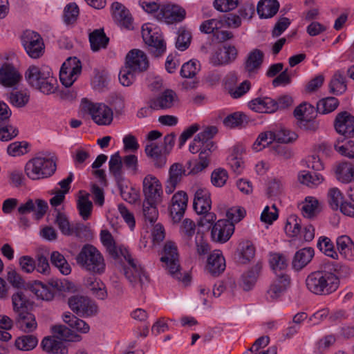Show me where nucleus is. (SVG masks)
<instances>
[{"label": "nucleus", "mask_w": 354, "mask_h": 354, "mask_svg": "<svg viewBox=\"0 0 354 354\" xmlns=\"http://www.w3.org/2000/svg\"><path fill=\"white\" fill-rule=\"evenodd\" d=\"M50 261L53 266L59 269L60 272L64 275L71 273V268L63 254L57 251L51 253Z\"/></svg>", "instance_id": "47"}, {"label": "nucleus", "mask_w": 354, "mask_h": 354, "mask_svg": "<svg viewBox=\"0 0 354 354\" xmlns=\"http://www.w3.org/2000/svg\"><path fill=\"white\" fill-rule=\"evenodd\" d=\"M314 254V250L312 248H304L298 250L292 262V268L295 270H301L311 261Z\"/></svg>", "instance_id": "31"}, {"label": "nucleus", "mask_w": 354, "mask_h": 354, "mask_svg": "<svg viewBox=\"0 0 354 354\" xmlns=\"http://www.w3.org/2000/svg\"><path fill=\"white\" fill-rule=\"evenodd\" d=\"M337 247L340 254L344 258L352 260L354 258V245L348 236L344 235L337 239Z\"/></svg>", "instance_id": "38"}, {"label": "nucleus", "mask_w": 354, "mask_h": 354, "mask_svg": "<svg viewBox=\"0 0 354 354\" xmlns=\"http://www.w3.org/2000/svg\"><path fill=\"white\" fill-rule=\"evenodd\" d=\"M161 202L144 201L142 203V212L146 220L150 223L156 221L158 216L157 206Z\"/></svg>", "instance_id": "49"}, {"label": "nucleus", "mask_w": 354, "mask_h": 354, "mask_svg": "<svg viewBox=\"0 0 354 354\" xmlns=\"http://www.w3.org/2000/svg\"><path fill=\"white\" fill-rule=\"evenodd\" d=\"M339 265L333 261H324L318 270L310 273L306 279L307 289L316 295H328L339 286Z\"/></svg>", "instance_id": "2"}, {"label": "nucleus", "mask_w": 354, "mask_h": 354, "mask_svg": "<svg viewBox=\"0 0 354 354\" xmlns=\"http://www.w3.org/2000/svg\"><path fill=\"white\" fill-rule=\"evenodd\" d=\"M63 321L71 328L75 329L79 332L86 333L89 331L90 327L88 324L70 312H67L64 314Z\"/></svg>", "instance_id": "42"}, {"label": "nucleus", "mask_w": 354, "mask_h": 354, "mask_svg": "<svg viewBox=\"0 0 354 354\" xmlns=\"http://www.w3.org/2000/svg\"><path fill=\"white\" fill-rule=\"evenodd\" d=\"M199 70L198 62L191 60L182 66L180 73L183 77L193 78Z\"/></svg>", "instance_id": "64"}, {"label": "nucleus", "mask_w": 354, "mask_h": 354, "mask_svg": "<svg viewBox=\"0 0 354 354\" xmlns=\"http://www.w3.org/2000/svg\"><path fill=\"white\" fill-rule=\"evenodd\" d=\"M225 260L220 251H214L207 259L206 268L213 276H218L225 269Z\"/></svg>", "instance_id": "30"}, {"label": "nucleus", "mask_w": 354, "mask_h": 354, "mask_svg": "<svg viewBox=\"0 0 354 354\" xmlns=\"http://www.w3.org/2000/svg\"><path fill=\"white\" fill-rule=\"evenodd\" d=\"M68 304L71 310L80 317H88L97 313L95 302L88 297L74 295L68 298Z\"/></svg>", "instance_id": "10"}, {"label": "nucleus", "mask_w": 354, "mask_h": 354, "mask_svg": "<svg viewBox=\"0 0 354 354\" xmlns=\"http://www.w3.org/2000/svg\"><path fill=\"white\" fill-rule=\"evenodd\" d=\"M178 35L176 42V47L181 51L185 50L190 45L192 34L183 27L178 29Z\"/></svg>", "instance_id": "57"}, {"label": "nucleus", "mask_w": 354, "mask_h": 354, "mask_svg": "<svg viewBox=\"0 0 354 354\" xmlns=\"http://www.w3.org/2000/svg\"><path fill=\"white\" fill-rule=\"evenodd\" d=\"M290 277L285 272L279 273L266 291V299L272 301L277 299L290 287Z\"/></svg>", "instance_id": "15"}, {"label": "nucleus", "mask_w": 354, "mask_h": 354, "mask_svg": "<svg viewBox=\"0 0 354 354\" xmlns=\"http://www.w3.org/2000/svg\"><path fill=\"white\" fill-rule=\"evenodd\" d=\"M113 17L115 21L121 26L127 28H132L133 19L129 10L122 4L114 2L112 4Z\"/></svg>", "instance_id": "27"}, {"label": "nucleus", "mask_w": 354, "mask_h": 354, "mask_svg": "<svg viewBox=\"0 0 354 354\" xmlns=\"http://www.w3.org/2000/svg\"><path fill=\"white\" fill-rule=\"evenodd\" d=\"M125 66L137 73L147 71L149 62L147 55L141 50H131L126 56Z\"/></svg>", "instance_id": "16"}, {"label": "nucleus", "mask_w": 354, "mask_h": 354, "mask_svg": "<svg viewBox=\"0 0 354 354\" xmlns=\"http://www.w3.org/2000/svg\"><path fill=\"white\" fill-rule=\"evenodd\" d=\"M21 44L29 57H41L45 52V44L41 36L37 32L26 30L21 37Z\"/></svg>", "instance_id": "9"}, {"label": "nucleus", "mask_w": 354, "mask_h": 354, "mask_svg": "<svg viewBox=\"0 0 354 354\" xmlns=\"http://www.w3.org/2000/svg\"><path fill=\"white\" fill-rule=\"evenodd\" d=\"M262 267V262L258 261L251 269L243 274L241 286L244 290L248 291L253 288Z\"/></svg>", "instance_id": "32"}, {"label": "nucleus", "mask_w": 354, "mask_h": 354, "mask_svg": "<svg viewBox=\"0 0 354 354\" xmlns=\"http://www.w3.org/2000/svg\"><path fill=\"white\" fill-rule=\"evenodd\" d=\"M178 257V248L175 243L172 241L166 242L164 247V255L160 258V261L165 263L166 268L174 278L178 280L182 279L183 281H189L190 277L187 274L182 279Z\"/></svg>", "instance_id": "7"}, {"label": "nucleus", "mask_w": 354, "mask_h": 354, "mask_svg": "<svg viewBox=\"0 0 354 354\" xmlns=\"http://www.w3.org/2000/svg\"><path fill=\"white\" fill-rule=\"evenodd\" d=\"M274 141V133L272 131L263 132L259 134L257 139L253 144V149L259 151L266 146L272 144Z\"/></svg>", "instance_id": "55"}, {"label": "nucleus", "mask_w": 354, "mask_h": 354, "mask_svg": "<svg viewBox=\"0 0 354 354\" xmlns=\"http://www.w3.org/2000/svg\"><path fill=\"white\" fill-rule=\"evenodd\" d=\"M237 55L238 50L234 46L225 45L211 55L209 61L215 66L227 65L233 62Z\"/></svg>", "instance_id": "19"}, {"label": "nucleus", "mask_w": 354, "mask_h": 354, "mask_svg": "<svg viewBox=\"0 0 354 354\" xmlns=\"http://www.w3.org/2000/svg\"><path fill=\"white\" fill-rule=\"evenodd\" d=\"M176 93L171 89H166L156 97L149 101V106L153 110L171 109L178 102Z\"/></svg>", "instance_id": "20"}, {"label": "nucleus", "mask_w": 354, "mask_h": 354, "mask_svg": "<svg viewBox=\"0 0 354 354\" xmlns=\"http://www.w3.org/2000/svg\"><path fill=\"white\" fill-rule=\"evenodd\" d=\"M142 37L145 43L148 46L149 52L154 57H160L166 50V44L162 35L158 32H153L149 24L142 27Z\"/></svg>", "instance_id": "11"}, {"label": "nucleus", "mask_w": 354, "mask_h": 354, "mask_svg": "<svg viewBox=\"0 0 354 354\" xmlns=\"http://www.w3.org/2000/svg\"><path fill=\"white\" fill-rule=\"evenodd\" d=\"M196 231V224L195 223L189 219L185 218L182 222V224L180 227V233L182 238L186 241L189 242L192 237L195 234Z\"/></svg>", "instance_id": "60"}, {"label": "nucleus", "mask_w": 354, "mask_h": 354, "mask_svg": "<svg viewBox=\"0 0 354 354\" xmlns=\"http://www.w3.org/2000/svg\"><path fill=\"white\" fill-rule=\"evenodd\" d=\"M144 201L162 202V187L160 180L153 175H147L142 180Z\"/></svg>", "instance_id": "14"}, {"label": "nucleus", "mask_w": 354, "mask_h": 354, "mask_svg": "<svg viewBox=\"0 0 354 354\" xmlns=\"http://www.w3.org/2000/svg\"><path fill=\"white\" fill-rule=\"evenodd\" d=\"M85 285L97 298L103 300L107 297L106 286L100 279L89 277L86 279Z\"/></svg>", "instance_id": "34"}, {"label": "nucleus", "mask_w": 354, "mask_h": 354, "mask_svg": "<svg viewBox=\"0 0 354 354\" xmlns=\"http://www.w3.org/2000/svg\"><path fill=\"white\" fill-rule=\"evenodd\" d=\"M273 99L268 97H257L252 100L248 103L249 108L258 113H273Z\"/></svg>", "instance_id": "36"}, {"label": "nucleus", "mask_w": 354, "mask_h": 354, "mask_svg": "<svg viewBox=\"0 0 354 354\" xmlns=\"http://www.w3.org/2000/svg\"><path fill=\"white\" fill-rule=\"evenodd\" d=\"M17 326L23 331L29 333L37 328V324L35 315L29 310L15 313Z\"/></svg>", "instance_id": "29"}, {"label": "nucleus", "mask_w": 354, "mask_h": 354, "mask_svg": "<svg viewBox=\"0 0 354 354\" xmlns=\"http://www.w3.org/2000/svg\"><path fill=\"white\" fill-rule=\"evenodd\" d=\"M317 248L323 252L326 256L337 259L338 254L335 250L334 245L331 240L326 236H321L317 242Z\"/></svg>", "instance_id": "54"}, {"label": "nucleus", "mask_w": 354, "mask_h": 354, "mask_svg": "<svg viewBox=\"0 0 354 354\" xmlns=\"http://www.w3.org/2000/svg\"><path fill=\"white\" fill-rule=\"evenodd\" d=\"M36 295L43 300L50 301L54 297V289L48 285L39 282L34 288Z\"/></svg>", "instance_id": "62"}, {"label": "nucleus", "mask_w": 354, "mask_h": 354, "mask_svg": "<svg viewBox=\"0 0 354 354\" xmlns=\"http://www.w3.org/2000/svg\"><path fill=\"white\" fill-rule=\"evenodd\" d=\"M82 71V65L80 60L74 57L69 58L64 62L59 71V80L61 83L66 88L73 85Z\"/></svg>", "instance_id": "13"}, {"label": "nucleus", "mask_w": 354, "mask_h": 354, "mask_svg": "<svg viewBox=\"0 0 354 354\" xmlns=\"http://www.w3.org/2000/svg\"><path fill=\"white\" fill-rule=\"evenodd\" d=\"M38 344L37 338L32 335H26L19 337L15 340L16 347L21 351H30Z\"/></svg>", "instance_id": "50"}, {"label": "nucleus", "mask_w": 354, "mask_h": 354, "mask_svg": "<svg viewBox=\"0 0 354 354\" xmlns=\"http://www.w3.org/2000/svg\"><path fill=\"white\" fill-rule=\"evenodd\" d=\"M344 201V196L337 188H331L328 190V202L332 209H339Z\"/></svg>", "instance_id": "59"}, {"label": "nucleus", "mask_w": 354, "mask_h": 354, "mask_svg": "<svg viewBox=\"0 0 354 354\" xmlns=\"http://www.w3.org/2000/svg\"><path fill=\"white\" fill-rule=\"evenodd\" d=\"M274 136V141L277 143H289L295 141L297 135L295 132H291L284 127H280L279 129L272 131Z\"/></svg>", "instance_id": "56"}, {"label": "nucleus", "mask_w": 354, "mask_h": 354, "mask_svg": "<svg viewBox=\"0 0 354 354\" xmlns=\"http://www.w3.org/2000/svg\"><path fill=\"white\" fill-rule=\"evenodd\" d=\"M269 263L272 270L277 275L283 272L287 268L288 259L283 254L272 253L270 254Z\"/></svg>", "instance_id": "44"}, {"label": "nucleus", "mask_w": 354, "mask_h": 354, "mask_svg": "<svg viewBox=\"0 0 354 354\" xmlns=\"http://www.w3.org/2000/svg\"><path fill=\"white\" fill-rule=\"evenodd\" d=\"M203 131H207L208 135L204 136V140H201L199 161L192 169L190 173L192 174H198L207 167L212 153L217 149V145L212 138L217 133L218 129L214 126H210L206 127Z\"/></svg>", "instance_id": "6"}, {"label": "nucleus", "mask_w": 354, "mask_h": 354, "mask_svg": "<svg viewBox=\"0 0 354 354\" xmlns=\"http://www.w3.org/2000/svg\"><path fill=\"white\" fill-rule=\"evenodd\" d=\"M336 131L347 138L354 137V116L347 111L339 113L335 119Z\"/></svg>", "instance_id": "18"}, {"label": "nucleus", "mask_w": 354, "mask_h": 354, "mask_svg": "<svg viewBox=\"0 0 354 354\" xmlns=\"http://www.w3.org/2000/svg\"><path fill=\"white\" fill-rule=\"evenodd\" d=\"M77 263L84 270L101 274L105 271V262L101 252L93 245H84L76 257Z\"/></svg>", "instance_id": "4"}, {"label": "nucleus", "mask_w": 354, "mask_h": 354, "mask_svg": "<svg viewBox=\"0 0 354 354\" xmlns=\"http://www.w3.org/2000/svg\"><path fill=\"white\" fill-rule=\"evenodd\" d=\"M145 151L156 168L163 167L167 162V155L169 153L164 149L162 145L157 142H149L146 145Z\"/></svg>", "instance_id": "24"}, {"label": "nucleus", "mask_w": 354, "mask_h": 354, "mask_svg": "<svg viewBox=\"0 0 354 354\" xmlns=\"http://www.w3.org/2000/svg\"><path fill=\"white\" fill-rule=\"evenodd\" d=\"M91 48L93 51L97 52L101 48H106L109 38L106 36L103 29H96L89 35Z\"/></svg>", "instance_id": "37"}, {"label": "nucleus", "mask_w": 354, "mask_h": 354, "mask_svg": "<svg viewBox=\"0 0 354 354\" xmlns=\"http://www.w3.org/2000/svg\"><path fill=\"white\" fill-rule=\"evenodd\" d=\"M122 165V160L119 152H116L111 156L109 162V172L118 184L123 180Z\"/></svg>", "instance_id": "39"}, {"label": "nucleus", "mask_w": 354, "mask_h": 354, "mask_svg": "<svg viewBox=\"0 0 354 354\" xmlns=\"http://www.w3.org/2000/svg\"><path fill=\"white\" fill-rule=\"evenodd\" d=\"M234 231V225L227 220H218L213 226L211 232L212 239L216 242L225 243Z\"/></svg>", "instance_id": "23"}, {"label": "nucleus", "mask_w": 354, "mask_h": 354, "mask_svg": "<svg viewBox=\"0 0 354 354\" xmlns=\"http://www.w3.org/2000/svg\"><path fill=\"white\" fill-rule=\"evenodd\" d=\"M100 239L109 256L113 259H118L121 257L128 262L129 267L124 268V274L130 283L136 287L139 286L140 289L149 281V276L144 269L132 258L129 250L122 245H117L115 241L107 230L100 232Z\"/></svg>", "instance_id": "1"}, {"label": "nucleus", "mask_w": 354, "mask_h": 354, "mask_svg": "<svg viewBox=\"0 0 354 354\" xmlns=\"http://www.w3.org/2000/svg\"><path fill=\"white\" fill-rule=\"evenodd\" d=\"M335 174L339 181L350 183L354 180V166L350 162H340L336 167Z\"/></svg>", "instance_id": "40"}, {"label": "nucleus", "mask_w": 354, "mask_h": 354, "mask_svg": "<svg viewBox=\"0 0 354 354\" xmlns=\"http://www.w3.org/2000/svg\"><path fill=\"white\" fill-rule=\"evenodd\" d=\"M56 158L35 157L25 167L26 176L32 180H39L52 176L57 169Z\"/></svg>", "instance_id": "5"}, {"label": "nucleus", "mask_w": 354, "mask_h": 354, "mask_svg": "<svg viewBox=\"0 0 354 354\" xmlns=\"http://www.w3.org/2000/svg\"><path fill=\"white\" fill-rule=\"evenodd\" d=\"M300 219L295 214L290 215L286 221L284 230L290 237L297 236L301 232Z\"/></svg>", "instance_id": "53"}, {"label": "nucleus", "mask_w": 354, "mask_h": 354, "mask_svg": "<svg viewBox=\"0 0 354 354\" xmlns=\"http://www.w3.org/2000/svg\"><path fill=\"white\" fill-rule=\"evenodd\" d=\"M25 78L30 86L44 94L50 95L56 91L57 79L48 66H30L25 73Z\"/></svg>", "instance_id": "3"}, {"label": "nucleus", "mask_w": 354, "mask_h": 354, "mask_svg": "<svg viewBox=\"0 0 354 354\" xmlns=\"http://www.w3.org/2000/svg\"><path fill=\"white\" fill-rule=\"evenodd\" d=\"M301 212L306 218H310L315 216L320 212L318 200L313 197L306 198V202L302 206Z\"/></svg>", "instance_id": "51"}, {"label": "nucleus", "mask_w": 354, "mask_h": 354, "mask_svg": "<svg viewBox=\"0 0 354 354\" xmlns=\"http://www.w3.org/2000/svg\"><path fill=\"white\" fill-rule=\"evenodd\" d=\"M80 10L75 3H71L66 6L64 10V21L66 24H74L79 16Z\"/></svg>", "instance_id": "58"}, {"label": "nucleus", "mask_w": 354, "mask_h": 354, "mask_svg": "<svg viewBox=\"0 0 354 354\" xmlns=\"http://www.w3.org/2000/svg\"><path fill=\"white\" fill-rule=\"evenodd\" d=\"M279 3L277 0H261L257 7V13L261 18H270L279 10Z\"/></svg>", "instance_id": "33"}, {"label": "nucleus", "mask_w": 354, "mask_h": 354, "mask_svg": "<svg viewBox=\"0 0 354 354\" xmlns=\"http://www.w3.org/2000/svg\"><path fill=\"white\" fill-rule=\"evenodd\" d=\"M8 100L13 106L21 108L25 106L30 100L29 94L23 91H12L8 95Z\"/></svg>", "instance_id": "52"}, {"label": "nucleus", "mask_w": 354, "mask_h": 354, "mask_svg": "<svg viewBox=\"0 0 354 354\" xmlns=\"http://www.w3.org/2000/svg\"><path fill=\"white\" fill-rule=\"evenodd\" d=\"M330 92L338 95L342 94L346 90V80L344 75L339 72H336L329 84Z\"/></svg>", "instance_id": "46"}, {"label": "nucleus", "mask_w": 354, "mask_h": 354, "mask_svg": "<svg viewBox=\"0 0 354 354\" xmlns=\"http://www.w3.org/2000/svg\"><path fill=\"white\" fill-rule=\"evenodd\" d=\"M12 303L15 313L29 310L32 303L24 292L19 290L12 296Z\"/></svg>", "instance_id": "45"}, {"label": "nucleus", "mask_w": 354, "mask_h": 354, "mask_svg": "<svg viewBox=\"0 0 354 354\" xmlns=\"http://www.w3.org/2000/svg\"><path fill=\"white\" fill-rule=\"evenodd\" d=\"M21 78V75L12 64L5 63L0 68V84L5 87L16 86Z\"/></svg>", "instance_id": "25"}, {"label": "nucleus", "mask_w": 354, "mask_h": 354, "mask_svg": "<svg viewBox=\"0 0 354 354\" xmlns=\"http://www.w3.org/2000/svg\"><path fill=\"white\" fill-rule=\"evenodd\" d=\"M299 182L308 187L317 186L324 180V177L316 171H301L298 174Z\"/></svg>", "instance_id": "41"}, {"label": "nucleus", "mask_w": 354, "mask_h": 354, "mask_svg": "<svg viewBox=\"0 0 354 354\" xmlns=\"http://www.w3.org/2000/svg\"><path fill=\"white\" fill-rule=\"evenodd\" d=\"M47 203L41 199H37L34 201L28 199L25 203H22L18 207V212L20 215H26L28 213L33 212L35 219H41L46 214L48 209Z\"/></svg>", "instance_id": "21"}, {"label": "nucleus", "mask_w": 354, "mask_h": 354, "mask_svg": "<svg viewBox=\"0 0 354 354\" xmlns=\"http://www.w3.org/2000/svg\"><path fill=\"white\" fill-rule=\"evenodd\" d=\"M187 195L183 191L178 192L173 196L170 207V214L174 222H179L183 217L187 209Z\"/></svg>", "instance_id": "22"}, {"label": "nucleus", "mask_w": 354, "mask_h": 354, "mask_svg": "<svg viewBox=\"0 0 354 354\" xmlns=\"http://www.w3.org/2000/svg\"><path fill=\"white\" fill-rule=\"evenodd\" d=\"M55 223L58 226L61 232L66 236L73 235V226L71 225L67 216L60 212H57L55 218Z\"/></svg>", "instance_id": "61"}, {"label": "nucleus", "mask_w": 354, "mask_h": 354, "mask_svg": "<svg viewBox=\"0 0 354 354\" xmlns=\"http://www.w3.org/2000/svg\"><path fill=\"white\" fill-rule=\"evenodd\" d=\"M81 106L83 111L91 115L92 120L98 125H109L113 121V111L104 104H94L86 99H83Z\"/></svg>", "instance_id": "8"}, {"label": "nucleus", "mask_w": 354, "mask_h": 354, "mask_svg": "<svg viewBox=\"0 0 354 354\" xmlns=\"http://www.w3.org/2000/svg\"><path fill=\"white\" fill-rule=\"evenodd\" d=\"M80 196L77 201V208L80 216L83 220H88L91 215L93 209V203L89 200V194L84 191H80Z\"/></svg>", "instance_id": "35"}, {"label": "nucleus", "mask_w": 354, "mask_h": 354, "mask_svg": "<svg viewBox=\"0 0 354 354\" xmlns=\"http://www.w3.org/2000/svg\"><path fill=\"white\" fill-rule=\"evenodd\" d=\"M265 58L264 53L258 48L250 51L243 64V71L249 77L256 75L261 68Z\"/></svg>", "instance_id": "17"}, {"label": "nucleus", "mask_w": 354, "mask_h": 354, "mask_svg": "<svg viewBox=\"0 0 354 354\" xmlns=\"http://www.w3.org/2000/svg\"><path fill=\"white\" fill-rule=\"evenodd\" d=\"M212 201L209 192L205 188H199L194 194L193 207L197 214L207 212L211 209Z\"/></svg>", "instance_id": "28"}, {"label": "nucleus", "mask_w": 354, "mask_h": 354, "mask_svg": "<svg viewBox=\"0 0 354 354\" xmlns=\"http://www.w3.org/2000/svg\"><path fill=\"white\" fill-rule=\"evenodd\" d=\"M137 74V73L124 65L120 71L119 80L123 86H129L135 82Z\"/></svg>", "instance_id": "63"}, {"label": "nucleus", "mask_w": 354, "mask_h": 354, "mask_svg": "<svg viewBox=\"0 0 354 354\" xmlns=\"http://www.w3.org/2000/svg\"><path fill=\"white\" fill-rule=\"evenodd\" d=\"M239 261L241 263L250 262L255 255V248L250 241H244L239 243Z\"/></svg>", "instance_id": "43"}, {"label": "nucleus", "mask_w": 354, "mask_h": 354, "mask_svg": "<svg viewBox=\"0 0 354 354\" xmlns=\"http://www.w3.org/2000/svg\"><path fill=\"white\" fill-rule=\"evenodd\" d=\"M185 17L186 11L183 7L177 4L167 3L160 6L156 19L167 24H172L183 21Z\"/></svg>", "instance_id": "12"}, {"label": "nucleus", "mask_w": 354, "mask_h": 354, "mask_svg": "<svg viewBox=\"0 0 354 354\" xmlns=\"http://www.w3.org/2000/svg\"><path fill=\"white\" fill-rule=\"evenodd\" d=\"M339 105L338 100L335 97H327L318 101L317 112L322 114L329 113L335 110Z\"/></svg>", "instance_id": "48"}, {"label": "nucleus", "mask_w": 354, "mask_h": 354, "mask_svg": "<svg viewBox=\"0 0 354 354\" xmlns=\"http://www.w3.org/2000/svg\"><path fill=\"white\" fill-rule=\"evenodd\" d=\"M186 170L180 163L173 164L169 170V178L165 183V192L171 194L174 192L177 185L181 181L182 177L185 174Z\"/></svg>", "instance_id": "26"}]
</instances>
